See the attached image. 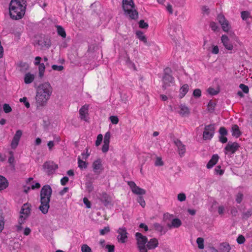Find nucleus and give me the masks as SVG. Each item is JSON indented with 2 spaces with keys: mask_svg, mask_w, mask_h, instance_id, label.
<instances>
[{
  "mask_svg": "<svg viewBox=\"0 0 252 252\" xmlns=\"http://www.w3.org/2000/svg\"><path fill=\"white\" fill-rule=\"evenodd\" d=\"M103 139V136L101 134H99L97 135L96 140L95 141V146H98L100 145Z\"/></svg>",
  "mask_w": 252,
  "mask_h": 252,
  "instance_id": "nucleus-46",
  "label": "nucleus"
},
{
  "mask_svg": "<svg viewBox=\"0 0 252 252\" xmlns=\"http://www.w3.org/2000/svg\"><path fill=\"white\" fill-rule=\"evenodd\" d=\"M174 143L178 147L179 155L180 156L183 155L186 152L185 146L179 139L174 140Z\"/></svg>",
  "mask_w": 252,
  "mask_h": 252,
  "instance_id": "nucleus-16",
  "label": "nucleus"
},
{
  "mask_svg": "<svg viewBox=\"0 0 252 252\" xmlns=\"http://www.w3.org/2000/svg\"><path fill=\"white\" fill-rule=\"evenodd\" d=\"M158 245V241L156 238H152L149 241L147 240L146 249L148 250H153L156 248Z\"/></svg>",
  "mask_w": 252,
  "mask_h": 252,
  "instance_id": "nucleus-14",
  "label": "nucleus"
},
{
  "mask_svg": "<svg viewBox=\"0 0 252 252\" xmlns=\"http://www.w3.org/2000/svg\"><path fill=\"white\" fill-rule=\"evenodd\" d=\"M109 148V144L104 143L102 147V151L103 153H106Z\"/></svg>",
  "mask_w": 252,
  "mask_h": 252,
  "instance_id": "nucleus-61",
  "label": "nucleus"
},
{
  "mask_svg": "<svg viewBox=\"0 0 252 252\" xmlns=\"http://www.w3.org/2000/svg\"><path fill=\"white\" fill-rule=\"evenodd\" d=\"M27 98L26 97H24L20 99V102H23L25 103V105L27 108H29L30 106V103L27 101Z\"/></svg>",
  "mask_w": 252,
  "mask_h": 252,
  "instance_id": "nucleus-62",
  "label": "nucleus"
},
{
  "mask_svg": "<svg viewBox=\"0 0 252 252\" xmlns=\"http://www.w3.org/2000/svg\"><path fill=\"white\" fill-rule=\"evenodd\" d=\"M128 185L130 187L132 192L134 193V194L139 195H142L145 194V190L137 187L134 182H128Z\"/></svg>",
  "mask_w": 252,
  "mask_h": 252,
  "instance_id": "nucleus-12",
  "label": "nucleus"
},
{
  "mask_svg": "<svg viewBox=\"0 0 252 252\" xmlns=\"http://www.w3.org/2000/svg\"><path fill=\"white\" fill-rule=\"evenodd\" d=\"M186 199V196L184 193H180L178 195V199L180 201H184Z\"/></svg>",
  "mask_w": 252,
  "mask_h": 252,
  "instance_id": "nucleus-59",
  "label": "nucleus"
},
{
  "mask_svg": "<svg viewBox=\"0 0 252 252\" xmlns=\"http://www.w3.org/2000/svg\"><path fill=\"white\" fill-rule=\"evenodd\" d=\"M219 250L221 252H229L231 247L228 243L224 242L220 244Z\"/></svg>",
  "mask_w": 252,
  "mask_h": 252,
  "instance_id": "nucleus-24",
  "label": "nucleus"
},
{
  "mask_svg": "<svg viewBox=\"0 0 252 252\" xmlns=\"http://www.w3.org/2000/svg\"><path fill=\"white\" fill-rule=\"evenodd\" d=\"M137 201L143 208H144L145 206L146 203L142 196H138L137 198Z\"/></svg>",
  "mask_w": 252,
  "mask_h": 252,
  "instance_id": "nucleus-52",
  "label": "nucleus"
},
{
  "mask_svg": "<svg viewBox=\"0 0 252 252\" xmlns=\"http://www.w3.org/2000/svg\"><path fill=\"white\" fill-rule=\"evenodd\" d=\"M219 157L218 155H214L212 156L211 159L209 161L207 164L206 167L207 168L210 169L213 167L218 161Z\"/></svg>",
  "mask_w": 252,
  "mask_h": 252,
  "instance_id": "nucleus-18",
  "label": "nucleus"
},
{
  "mask_svg": "<svg viewBox=\"0 0 252 252\" xmlns=\"http://www.w3.org/2000/svg\"><path fill=\"white\" fill-rule=\"evenodd\" d=\"M110 136H111L110 133L109 132H106L104 135L103 143L109 144Z\"/></svg>",
  "mask_w": 252,
  "mask_h": 252,
  "instance_id": "nucleus-44",
  "label": "nucleus"
},
{
  "mask_svg": "<svg viewBox=\"0 0 252 252\" xmlns=\"http://www.w3.org/2000/svg\"><path fill=\"white\" fill-rule=\"evenodd\" d=\"M174 83V78L172 76V70L169 67H166L163 70L161 79V88L162 90L168 89Z\"/></svg>",
  "mask_w": 252,
  "mask_h": 252,
  "instance_id": "nucleus-5",
  "label": "nucleus"
},
{
  "mask_svg": "<svg viewBox=\"0 0 252 252\" xmlns=\"http://www.w3.org/2000/svg\"><path fill=\"white\" fill-rule=\"evenodd\" d=\"M180 111L179 113L182 116L189 115L190 113L189 109L185 105L181 104L180 106Z\"/></svg>",
  "mask_w": 252,
  "mask_h": 252,
  "instance_id": "nucleus-25",
  "label": "nucleus"
},
{
  "mask_svg": "<svg viewBox=\"0 0 252 252\" xmlns=\"http://www.w3.org/2000/svg\"><path fill=\"white\" fill-rule=\"evenodd\" d=\"M138 24L139 28L141 29H147L149 27L148 23L145 22L143 20H140L138 22Z\"/></svg>",
  "mask_w": 252,
  "mask_h": 252,
  "instance_id": "nucleus-36",
  "label": "nucleus"
},
{
  "mask_svg": "<svg viewBox=\"0 0 252 252\" xmlns=\"http://www.w3.org/2000/svg\"><path fill=\"white\" fill-rule=\"evenodd\" d=\"M24 209V216L26 217V218H28L30 213H31V205H29L28 203H25L23 205Z\"/></svg>",
  "mask_w": 252,
  "mask_h": 252,
  "instance_id": "nucleus-31",
  "label": "nucleus"
},
{
  "mask_svg": "<svg viewBox=\"0 0 252 252\" xmlns=\"http://www.w3.org/2000/svg\"><path fill=\"white\" fill-rule=\"evenodd\" d=\"M68 180L69 179L67 177L65 176L63 177L61 180V185L63 186H65L68 182Z\"/></svg>",
  "mask_w": 252,
  "mask_h": 252,
  "instance_id": "nucleus-64",
  "label": "nucleus"
},
{
  "mask_svg": "<svg viewBox=\"0 0 252 252\" xmlns=\"http://www.w3.org/2000/svg\"><path fill=\"white\" fill-rule=\"evenodd\" d=\"M182 225L181 220L177 218L174 219L172 220L171 223H167V225L169 228L172 227L178 228Z\"/></svg>",
  "mask_w": 252,
  "mask_h": 252,
  "instance_id": "nucleus-19",
  "label": "nucleus"
},
{
  "mask_svg": "<svg viewBox=\"0 0 252 252\" xmlns=\"http://www.w3.org/2000/svg\"><path fill=\"white\" fill-rule=\"evenodd\" d=\"M232 135L236 138L239 137L241 135V132L239 129V126L236 125H233L232 127Z\"/></svg>",
  "mask_w": 252,
  "mask_h": 252,
  "instance_id": "nucleus-26",
  "label": "nucleus"
},
{
  "mask_svg": "<svg viewBox=\"0 0 252 252\" xmlns=\"http://www.w3.org/2000/svg\"><path fill=\"white\" fill-rule=\"evenodd\" d=\"M9 154L10 155V157L9 158L8 161L10 164L13 168H14V158L13 157V152L10 151L9 152Z\"/></svg>",
  "mask_w": 252,
  "mask_h": 252,
  "instance_id": "nucleus-42",
  "label": "nucleus"
},
{
  "mask_svg": "<svg viewBox=\"0 0 252 252\" xmlns=\"http://www.w3.org/2000/svg\"><path fill=\"white\" fill-rule=\"evenodd\" d=\"M118 235L117 236V239L119 242L121 243H125L127 240V232L126 229L125 227L119 228L117 230Z\"/></svg>",
  "mask_w": 252,
  "mask_h": 252,
  "instance_id": "nucleus-10",
  "label": "nucleus"
},
{
  "mask_svg": "<svg viewBox=\"0 0 252 252\" xmlns=\"http://www.w3.org/2000/svg\"><path fill=\"white\" fill-rule=\"evenodd\" d=\"M100 200L106 206L110 204L112 201L111 197L105 192L102 194Z\"/></svg>",
  "mask_w": 252,
  "mask_h": 252,
  "instance_id": "nucleus-17",
  "label": "nucleus"
},
{
  "mask_svg": "<svg viewBox=\"0 0 252 252\" xmlns=\"http://www.w3.org/2000/svg\"><path fill=\"white\" fill-rule=\"evenodd\" d=\"M78 167L80 168H86L87 167L88 163L82 160L80 157L78 158Z\"/></svg>",
  "mask_w": 252,
  "mask_h": 252,
  "instance_id": "nucleus-33",
  "label": "nucleus"
},
{
  "mask_svg": "<svg viewBox=\"0 0 252 252\" xmlns=\"http://www.w3.org/2000/svg\"><path fill=\"white\" fill-rule=\"evenodd\" d=\"M111 122L113 124H117L119 122V119L117 116H112L110 117Z\"/></svg>",
  "mask_w": 252,
  "mask_h": 252,
  "instance_id": "nucleus-55",
  "label": "nucleus"
},
{
  "mask_svg": "<svg viewBox=\"0 0 252 252\" xmlns=\"http://www.w3.org/2000/svg\"><path fill=\"white\" fill-rule=\"evenodd\" d=\"M52 193V189L49 185H44L40 190V205L38 208L43 214H46L48 212Z\"/></svg>",
  "mask_w": 252,
  "mask_h": 252,
  "instance_id": "nucleus-3",
  "label": "nucleus"
},
{
  "mask_svg": "<svg viewBox=\"0 0 252 252\" xmlns=\"http://www.w3.org/2000/svg\"><path fill=\"white\" fill-rule=\"evenodd\" d=\"M243 194L241 192H239L236 195V201L238 203H240L242 201L243 198Z\"/></svg>",
  "mask_w": 252,
  "mask_h": 252,
  "instance_id": "nucleus-49",
  "label": "nucleus"
},
{
  "mask_svg": "<svg viewBox=\"0 0 252 252\" xmlns=\"http://www.w3.org/2000/svg\"><path fill=\"white\" fill-rule=\"evenodd\" d=\"M249 16L250 13L247 11H243L241 12V17L244 20H246Z\"/></svg>",
  "mask_w": 252,
  "mask_h": 252,
  "instance_id": "nucleus-53",
  "label": "nucleus"
},
{
  "mask_svg": "<svg viewBox=\"0 0 252 252\" xmlns=\"http://www.w3.org/2000/svg\"><path fill=\"white\" fill-rule=\"evenodd\" d=\"M219 132L220 134V136H224L227 134V131L224 127H220L219 129Z\"/></svg>",
  "mask_w": 252,
  "mask_h": 252,
  "instance_id": "nucleus-56",
  "label": "nucleus"
},
{
  "mask_svg": "<svg viewBox=\"0 0 252 252\" xmlns=\"http://www.w3.org/2000/svg\"><path fill=\"white\" fill-rule=\"evenodd\" d=\"M35 65H39V77L42 78L44 76V73L45 69V66L43 63H40L39 62H35L34 63Z\"/></svg>",
  "mask_w": 252,
  "mask_h": 252,
  "instance_id": "nucleus-21",
  "label": "nucleus"
},
{
  "mask_svg": "<svg viewBox=\"0 0 252 252\" xmlns=\"http://www.w3.org/2000/svg\"><path fill=\"white\" fill-rule=\"evenodd\" d=\"M22 135V131L21 130H18L16 131V133L14 135V137L11 143V146L12 149H14L17 147Z\"/></svg>",
  "mask_w": 252,
  "mask_h": 252,
  "instance_id": "nucleus-13",
  "label": "nucleus"
},
{
  "mask_svg": "<svg viewBox=\"0 0 252 252\" xmlns=\"http://www.w3.org/2000/svg\"><path fill=\"white\" fill-rule=\"evenodd\" d=\"M221 41L224 46L228 50H232L233 48L232 44L230 42L227 36L223 35L221 36Z\"/></svg>",
  "mask_w": 252,
  "mask_h": 252,
  "instance_id": "nucleus-15",
  "label": "nucleus"
},
{
  "mask_svg": "<svg viewBox=\"0 0 252 252\" xmlns=\"http://www.w3.org/2000/svg\"><path fill=\"white\" fill-rule=\"evenodd\" d=\"M207 91L210 95H215L219 94L220 92V89L218 88L216 90L214 88L210 87L207 89Z\"/></svg>",
  "mask_w": 252,
  "mask_h": 252,
  "instance_id": "nucleus-34",
  "label": "nucleus"
},
{
  "mask_svg": "<svg viewBox=\"0 0 252 252\" xmlns=\"http://www.w3.org/2000/svg\"><path fill=\"white\" fill-rule=\"evenodd\" d=\"M8 186L7 180L3 176L0 175V190L6 189Z\"/></svg>",
  "mask_w": 252,
  "mask_h": 252,
  "instance_id": "nucleus-23",
  "label": "nucleus"
},
{
  "mask_svg": "<svg viewBox=\"0 0 252 252\" xmlns=\"http://www.w3.org/2000/svg\"><path fill=\"white\" fill-rule=\"evenodd\" d=\"M110 231V228L109 226H106L104 228V229H101L100 230V235H104L105 234L109 232Z\"/></svg>",
  "mask_w": 252,
  "mask_h": 252,
  "instance_id": "nucleus-54",
  "label": "nucleus"
},
{
  "mask_svg": "<svg viewBox=\"0 0 252 252\" xmlns=\"http://www.w3.org/2000/svg\"><path fill=\"white\" fill-rule=\"evenodd\" d=\"M86 187L87 188V190L89 192H90L93 191L94 187L93 186V184L91 182L89 181L86 183Z\"/></svg>",
  "mask_w": 252,
  "mask_h": 252,
  "instance_id": "nucleus-43",
  "label": "nucleus"
},
{
  "mask_svg": "<svg viewBox=\"0 0 252 252\" xmlns=\"http://www.w3.org/2000/svg\"><path fill=\"white\" fill-rule=\"evenodd\" d=\"M28 218H26L25 216L22 215H21L19 217V221H18V223L19 224H22L23 223H24L25 222V220L27 219Z\"/></svg>",
  "mask_w": 252,
  "mask_h": 252,
  "instance_id": "nucleus-63",
  "label": "nucleus"
},
{
  "mask_svg": "<svg viewBox=\"0 0 252 252\" xmlns=\"http://www.w3.org/2000/svg\"><path fill=\"white\" fill-rule=\"evenodd\" d=\"M88 105H84L79 110V114L80 115V118L82 120H84L86 122H87L88 120L86 118V114H88Z\"/></svg>",
  "mask_w": 252,
  "mask_h": 252,
  "instance_id": "nucleus-20",
  "label": "nucleus"
},
{
  "mask_svg": "<svg viewBox=\"0 0 252 252\" xmlns=\"http://www.w3.org/2000/svg\"><path fill=\"white\" fill-rule=\"evenodd\" d=\"M252 215V210L250 209L246 212L243 213L242 218L243 219H247Z\"/></svg>",
  "mask_w": 252,
  "mask_h": 252,
  "instance_id": "nucleus-39",
  "label": "nucleus"
},
{
  "mask_svg": "<svg viewBox=\"0 0 252 252\" xmlns=\"http://www.w3.org/2000/svg\"><path fill=\"white\" fill-rule=\"evenodd\" d=\"M34 79V76L33 74H32L30 73H28L25 74L24 77V82L26 84L31 83Z\"/></svg>",
  "mask_w": 252,
  "mask_h": 252,
  "instance_id": "nucleus-28",
  "label": "nucleus"
},
{
  "mask_svg": "<svg viewBox=\"0 0 252 252\" xmlns=\"http://www.w3.org/2000/svg\"><path fill=\"white\" fill-rule=\"evenodd\" d=\"M53 88L50 84L45 82L40 84L37 88L36 100L37 104L44 106L52 94Z\"/></svg>",
  "mask_w": 252,
  "mask_h": 252,
  "instance_id": "nucleus-1",
  "label": "nucleus"
},
{
  "mask_svg": "<svg viewBox=\"0 0 252 252\" xmlns=\"http://www.w3.org/2000/svg\"><path fill=\"white\" fill-rule=\"evenodd\" d=\"M172 217H173L172 215L166 213L164 214L163 219L164 221H167V220H170Z\"/></svg>",
  "mask_w": 252,
  "mask_h": 252,
  "instance_id": "nucleus-60",
  "label": "nucleus"
},
{
  "mask_svg": "<svg viewBox=\"0 0 252 252\" xmlns=\"http://www.w3.org/2000/svg\"><path fill=\"white\" fill-rule=\"evenodd\" d=\"M122 7L125 14L130 19L136 20L138 18V12L135 9L133 0H123Z\"/></svg>",
  "mask_w": 252,
  "mask_h": 252,
  "instance_id": "nucleus-4",
  "label": "nucleus"
},
{
  "mask_svg": "<svg viewBox=\"0 0 252 252\" xmlns=\"http://www.w3.org/2000/svg\"><path fill=\"white\" fill-rule=\"evenodd\" d=\"M239 147L240 145L238 143L229 141L224 148L225 154H227V152H230L231 154H233Z\"/></svg>",
  "mask_w": 252,
  "mask_h": 252,
  "instance_id": "nucleus-11",
  "label": "nucleus"
},
{
  "mask_svg": "<svg viewBox=\"0 0 252 252\" xmlns=\"http://www.w3.org/2000/svg\"><path fill=\"white\" fill-rule=\"evenodd\" d=\"M137 248L139 252H148L146 244L148 239L146 236L143 235L140 232H136L135 234Z\"/></svg>",
  "mask_w": 252,
  "mask_h": 252,
  "instance_id": "nucleus-6",
  "label": "nucleus"
},
{
  "mask_svg": "<svg viewBox=\"0 0 252 252\" xmlns=\"http://www.w3.org/2000/svg\"><path fill=\"white\" fill-rule=\"evenodd\" d=\"M210 27L211 28L212 30L214 32L217 31L219 30V26L217 25V24L214 22H211L210 23Z\"/></svg>",
  "mask_w": 252,
  "mask_h": 252,
  "instance_id": "nucleus-41",
  "label": "nucleus"
},
{
  "mask_svg": "<svg viewBox=\"0 0 252 252\" xmlns=\"http://www.w3.org/2000/svg\"><path fill=\"white\" fill-rule=\"evenodd\" d=\"M196 243L198 245V247L200 249L204 248V239L202 238L199 237L197 239Z\"/></svg>",
  "mask_w": 252,
  "mask_h": 252,
  "instance_id": "nucleus-35",
  "label": "nucleus"
},
{
  "mask_svg": "<svg viewBox=\"0 0 252 252\" xmlns=\"http://www.w3.org/2000/svg\"><path fill=\"white\" fill-rule=\"evenodd\" d=\"M216 104L211 100L210 101L208 104V110L210 112H213L214 110L215 106Z\"/></svg>",
  "mask_w": 252,
  "mask_h": 252,
  "instance_id": "nucleus-37",
  "label": "nucleus"
},
{
  "mask_svg": "<svg viewBox=\"0 0 252 252\" xmlns=\"http://www.w3.org/2000/svg\"><path fill=\"white\" fill-rule=\"evenodd\" d=\"M189 91V85L187 84H184L180 89V94L179 97L182 98Z\"/></svg>",
  "mask_w": 252,
  "mask_h": 252,
  "instance_id": "nucleus-27",
  "label": "nucleus"
},
{
  "mask_svg": "<svg viewBox=\"0 0 252 252\" xmlns=\"http://www.w3.org/2000/svg\"><path fill=\"white\" fill-rule=\"evenodd\" d=\"M245 238L242 235H240L237 239V242L239 244H243L245 242Z\"/></svg>",
  "mask_w": 252,
  "mask_h": 252,
  "instance_id": "nucleus-50",
  "label": "nucleus"
},
{
  "mask_svg": "<svg viewBox=\"0 0 252 252\" xmlns=\"http://www.w3.org/2000/svg\"><path fill=\"white\" fill-rule=\"evenodd\" d=\"M3 108L5 113H8L12 111L11 107L8 104H4L3 106Z\"/></svg>",
  "mask_w": 252,
  "mask_h": 252,
  "instance_id": "nucleus-51",
  "label": "nucleus"
},
{
  "mask_svg": "<svg viewBox=\"0 0 252 252\" xmlns=\"http://www.w3.org/2000/svg\"><path fill=\"white\" fill-rule=\"evenodd\" d=\"M93 167L94 170L95 172L98 169H100L102 167L101 161L100 159L95 160L93 163Z\"/></svg>",
  "mask_w": 252,
  "mask_h": 252,
  "instance_id": "nucleus-30",
  "label": "nucleus"
},
{
  "mask_svg": "<svg viewBox=\"0 0 252 252\" xmlns=\"http://www.w3.org/2000/svg\"><path fill=\"white\" fill-rule=\"evenodd\" d=\"M153 225L155 230L159 232H162L163 230V227L158 223H155Z\"/></svg>",
  "mask_w": 252,
  "mask_h": 252,
  "instance_id": "nucleus-40",
  "label": "nucleus"
},
{
  "mask_svg": "<svg viewBox=\"0 0 252 252\" xmlns=\"http://www.w3.org/2000/svg\"><path fill=\"white\" fill-rule=\"evenodd\" d=\"M17 66L20 68V71L21 72H25L27 70L29 69V65L26 62H23L22 61H20L17 63Z\"/></svg>",
  "mask_w": 252,
  "mask_h": 252,
  "instance_id": "nucleus-22",
  "label": "nucleus"
},
{
  "mask_svg": "<svg viewBox=\"0 0 252 252\" xmlns=\"http://www.w3.org/2000/svg\"><path fill=\"white\" fill-rule=\"evenodd\" d=\"M136 35L137 38L144 43H147V40L146 37L144 35L142 31H138L136 32Z\"/></svg>",
  "mask_w": 252,
  "mask_h": 252,
  "instance_id": "nucleus-29",
  "label": "nucleus"
},
{
  "mask_svg": "<svg viewBox=\"0 0 252 252\" xmlns=\"http://www.w3.org/2000/svg\"><path fill=\"white\" fill-rule=\"evenodd\" d=\"M201 95V91L199 89H196L193 91V95L196 98L200 97Z\"/></svg>",
  "mask_w": 252,
  "mask_h": 252,
  "instance_id": "nucleus-48",
  "label": "nucleus"
},
{
  "mask_svg": "<svg viewBox=\"0 0 252 252\" xmlns=\"http://www.w3.org/2000/svg\"><path fill=\"white\" fill-rule=\"evenodd\" d=\"M82 252H91V249L86 244H84L81 247Z\"/></svg>",
  "mask_w": 252,
  "mask_h": 252,
  "instance_id": "nucleus-47",
  "label": "nucleus"
},
{
  "mask_svg": "<svg viewBox=\"0 0 252 252\" xmlns=\"http://www.w3.org/2000/svg\"><path fill=\"white\" fill-rule=\"evenodd\" d=\"M43 168L45 170L48 175L54 173L55 170L58 168V165L53 161H46L43 165Z\"/></svg>",
  "mask_w": 252,
  "mask_h": 252,
  "instance_id": "nucleus-7",
  "label": "nucleus"
},
{
  "mask_svg": "<svg viewBox=\"0 0 252 252\" xmlns=\"http://www.w3.org/2000/svg\"><path fill=\"white\" fill-rule=\"evenodd\" d=\"M4 226V218L2 216V214L1 213H0V233L3 230Z\"/></svg>",
  "mask_w": 252,
  "mask_h": 252,
  "instance_id": "nucleus-38",
  "label": "nucleus"
},
{
  "mask_svg": "<svg viewBox=\"0 0 252 252\" xmlns=\"http://www.w3.org/2000/svg\"><path fill=\"white\" fill-rule=\"evenodd\" d=\"M155 165L156 166H162L163 165V162L160 157H157L155 161Z\"/></svg>",
  "mask_w": 252,
  "mask_h": 252,
  "instance_id": "nucleus-58",
  "label": "nucleus"
},
{
  "mask_svg": "<svg viewBox=\"0 0 252 252\" xmlns=\"http://www.w3.org/2000/svg\"><path fill=\"white\" fill-rule=\"evenodd\" d=\"M239 87L241 89H242V91L246 94H248L249 93V89L248 86L245 85L243 84H241L239 85Z\"/></svg>",
  "mask_w": 252,
  "mask_h": 252,
  "instance_id": "nucleus-45",
  "label": "nucleus"
},
{
  "mask_svg": "<svg viewBox=\"0 0 252 252\" xmlns=\"http://www.w3.org/2000/svg\"><path fill=\"white\" fill-rule=\"evenodd\" d=\"M26 6V0H11L9 6L10 17L14 20L21 19L25 14Z\"/></svg>",
  "mask_w": 252,
  "mask_h": 252,
  "instance_id": "nucleus-2",
  "label": "nucleus"
},
{
  "mask_svg": "<svg viewBox=\"0 0 252 252\" xmlns=\"http://www.w3.org/2000/svg\"><path fill=\"white\" fill-rule=\"evenodd\" d=\"M52 68L54 70L62 71L63 69V65L54 64L52 65Z\"/></svg>",
  "mask_w": 252,
  "mask_h": 252,
  "instance_id": "nucleus-57",
  "label": "nucleus"
},
{
  "mask_svg": "<svg viewBox=\"0 0 252 252\" xmlns=\"http://www.w3.org/2000/svg\"><path fill=\"white\" fill-rule=\"evenodd\" d=\"M217 20L220 24L221 28L224 32H227L230 29L229 23L226 19L224 15L220 13L218 15Z\"/></svg>",
  "mask_w": 252,
  "mask_h": 252,
  "instance_id": "nucleus-9",
  "label": "nucleus"
},
{
  "mask_svg": "<svg viewBox=\"0 0 252 252\" xmlns=\"http://www.w3.org/2000/svg\"><path fill=\"white\" fill-rule=\"evenodd\" d=\"M215 126L214 124H211L206 126L204 128V131L203 134V138L204 140L211 139L215 132Z\"/></svg>",
  "mask_w": 252,
  "mask_h": 252,
  "instance_id": "nucleus-8",
  "label": "nucleus"
},
{
  "mask_svg": "<svg viewBox=\"0 0 252 252\" xmlns=\"http://www.w3.org/2000/svg\"><path fill=\"white\" fill-rule=\"evenodd\" d=\"M57 28L58 34L63 38H65L66 37V33L64 29L61 26H57Z\"/></svg>",
  "mask_w": 252,
  "mask_h": 252,
  "instance_id": "nucleus-32",
  "label": "nucleus"
}]
</instances>
